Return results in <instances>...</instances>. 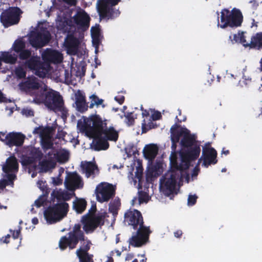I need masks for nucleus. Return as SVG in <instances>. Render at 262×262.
<instances>
[{"mask_svg": "<svg viewBox=\"0 0 262 262\" xmlns=\"http://www.w3.org/2000/svg\"><path fill=\"white\" fill-rule=\"evenodd\" d=\"M124 222L137 230L135 235L129 239V244L134 247H140L146 244L149 240L151 231L149 227L144 225L142 215L136 209H129L124 214Z\"/></svg>", "mask_w": 262, "mask_h": 262, "instance_id": "1", "label": "nucleus"}, {"mask_svg": "<svg viewBox=\"0 0 262 262\" xmlns=\"http://www.w3.org/2000/svg\"><path fill=\"white\" fill-rule=\"evenodd\" d=\"M33 101L37 104L43 103L50 110L54 111L65 120L68 115V111L64 105L62 96L54 90H50L45 94H37Z\"/></svg>", "mask_w": 262, "mask_h": 262, "instance_id": "2", "label": "nucleus"}, {"mask_svg": "<svg viewBox=\"0 0 262 262\" xmlns=\"http://www.w3.org/2000/svg\"><path fill=\"white\" fill-rule=\"evenodd\" d=\"M77 127L80 131H116L109 122L97 115L82 117L77 122Z\"/></svg>", "mask_w": 262, "mask_h": 262, "instance_id": "3", "label": "nucleus"}, {"mask_svg": "<svg viewBox=\"0 0 262 262\" xmlns=\"http://www.w3.org/2000/svg\"><path fill=\"white\" fill-rule=\"evenodd\" d=\"M21 60H28L26 62V66L30 69L35 71V74L39 77H43L50 71V65L47 62L40 63L39 57L32 56L31 52L28 50H24L19 54Z\"/></svg>", "mask_w": 262, "mask_h": 262, "instance_id": "4", "label": "nucleus"}, {"mask_svg": "<svg viewBox=\"0 0 262 262\" xmlns=\"http://www.w3.org/2000/svg\"><path fill=\"white\" fill-rule=\"evenodd\" d=\"M50 26L46 22L40 23L35 31L30 33L29 41L34 47L44 46L50 40Z\"/></svg>", "mask_w": 262, "mask_h": 262, "instance_id": "5", "label": "nucleus"}, {"mask_svg": "<svg viewBox=\"0 0 262 262\" xmlns=\"http://www.w3.org/2000/svg\"><path fill=\"white\" fill-rule=\"evenodd\" d=\"M69 204L61 202L49 206L44 211V216L48 224H52L62 220L69 211Z\"/></svg>", "mask_w": 262, "mask_h": 262, "instance_id": "6", "label": "nucleus"}, {"mask_svg": "<svg viewBox=\"0 0 262 262\" xmlns=\"http://www.w3.org/2000/svg\"><path fill=\"white\" fill-rule=\"evenodd\" d=\"M243 16L239 10L234 8L230 12L227 9H224L221 12V21L218 23V26L224 28L227 26L237 27L241 25Z\"/></svg>", "mask_w": 262, "mask_h": 262, "instance_id": "7", "label": "nucleus"}, {"mask_svg": "<svg viewBox=\"0 0 262 262\" xmlns=\"http://www.w3.org/2000/svg\"><path fill=\"white\" fill-rule=\"evenodd\" d=\"M180 178V173L176 170L166 172L160 180V187L163 193L168 196L175 190L177 181Z\"/></svg>", "mask_w": 262, "mask_h": 262, "instance_id": "8", "label": "nucleus"}, {"mask_svg": "<svg viewBox=\"0 0 262 262\" xmlns=\"http://www.w3.org/2000/svg\"><path fill=\"white\" fill-rule=\"evenodd\" d=\"M90 20L89 14L83 9L78 7L74 15L67 21V24L70 26L84 31L89 28Z\"/></svg>", "mask_w": 262, "mask_h": 262, "instance_id": "9", "label": "nucleus"}, {"mask_svg": "<svg viewBox=\"0 0 262 262\" xmlns=\"http://www.w3.org/2000/svg\"><path fill=\"white\" fill-rule=\"evenodd\" d=\"M105 217V212L101 213L94 216H89L88 214L84 215L81 219L83 230L86 234L93 232L98 227L104 225Z\"/></svg>", "mask_w": 262, "mask_h": 262, "instance_id": "10", "label": "nucleus"}, {"mask_svg": "<svg viewBox=\"0 0 262 262\" xmlns=\"http://www.w3.org/2000/svg\"><path fill=\"white\" fill-rule=\"evenodd\" d=\"M120 0H98L97 9L101 17L112 18L119 14L118 10H114L111 6L116 5Z\"/></svg>", "mask_w": 262, "mask_h": 262, "instance_id": "11", "label": "nucleus"}, {"mask_svg": "<svg viewBox=\"0 0 262 262\" xmlns=\"http://www.w3.org/2000/svg\"><path fill=\"white\" fill-rule=\"evenodd\" d=\"M116 186L106 182H102L96 188L97 200L99 202H108L116 194Z\"/></svg>", "mask_w": 262, "mask_h": 262, "instance_id": "12", "label": "nucleus"}, {"mask_svg": "<svg viewBox=\"0 0 262 262\" xmlns=\"http://www.w3.org/2000/svg\"><path fill=\"white\" fill-rule=\"evenodd\" d=\"M20 14V10L18 8H11L2 13L1 20L5 27H8L18 23Z\"/></svg>", "mask_w": 262, "mask_h": 262, "instance_id": "13", "label": "nucleus"}, {"mask_svg": "<svg viewBox=\"0 0 262 262\" xmlns=\"http://www.w3.org/2000/svg\"><path fill=\"white\" fill-rule=\"evenodd\" d=\"M200 151V146L195 144L181 154V159L182 162L184 163L185 165L184 168H188L189 167L190 162L198 159Z\"/></svg>", "mask_w": 262, "mask_h": 262, "instance_id": "14", "label": "nucleus"}, {"mask_svg": "<svg viewBox=\"0 0 262 262\" xmlns=\"http://www.w3.org/2000/svg\"><path fill=\"white\" fill-rule=\"evenodd\" d=\"M88 137L93 138V141L90 144L91 148L95 151L106 150L109 147V143L103 137L102 134L84 133Z\"/></svg>", "mask_w": 262, "mask_h": 262, "instance_id": "15", "label": "nucleus"}, {"mask_svg": "<svg viewBox=\"0 0 262 262\" xmlns=\"http://www.w3.org/2000/svg\"><path fill=\"white\" fill-rule=\"evenodd\" d=\"M19 86L21 90L25 91L31 95L34 94V97L37 94H42L38 90L40 86V83L38 79L35 77H28L25 82L20 83Z\"/></svg>", "mask_w": 262, "mask_h": 262, "instance_id": "16", "label": "nucleus"}, {"mask_svg": "<svg viewBox=\"0 0 262 262\" xmlns=\"http://www.w3.org/2000/svg\"><path fill=\"white\" fill-rule=\"evenodd\" d=\"M202 156L203 157L202 166L205 167H208L209 165L215 164L217 162L216 151L213 147H207V145L203 147Z\"/></svg>", "mask_w": 262, "mask_h": 262, "instance_id": "17", "label": "nucleus"}, {"mask_svg": "<svg viewBox=\"0 0 262 262\" xmlns=\"http://www.w3.org/2000/svg\"><path fill=\"white\" fill-rule=\"evenodd\" d=\"M80 241L77 238L68 233L67 235L62 236L59 242V247L61 250H64L67 248L70 250L75 248Z\"/></svg>", "mask_w": 262, "mask_h": 262, "instance_id": "18", "label": "nucleus"}, {"mask_svg": "<svg viewBox=\"0 0 262 262\" xmlns=\"http://www.w3.org/2000/svg\"><path fill=\"white\" fill-rule=\"evenodd\" d=\"M65 184L67 188L70 190L80 189L83 186V182L81 178L76 172L71 173L66 179Z\"/></svg>", "mask_w": 262, "mask_h": 262, "instance_id": "19", "label": "nucleus"}, {"mask_svg": "<svg viewBox=\"0 0 262 262\" xmlns=\"http://www.w3.org/2000/svg\"><path fill=\"white\" fill-rule=\"evenodd\" d=\"M81 167L82 172L85 174L87 178L91 177L94 178L95 177V173L98 174L99 173L98 166L95 162H81Z\"/></svg>", "mask_w": 262, "mask_h": 262, "instance_id": "20", "label": "nucleus"}, {"mask_svg": "<svg viewBox=\"0 0 262 262\" xmlns=\"http://www.w3.org/2000/svg\"><path fill=\"white\" fill-rule=\"evenodd\" d=\"M75 96L76 110L81 113L86 112L89 106L86 102L84 93L81 91L78 90L75 92Z\"/></svg>", "mask_w": 262, "mask_h": 262, "instance_id": "21", "label": "nucleus"}, {"mask_svg": "<svg viewBox=\"0 0 262 262\" xmlns=\"http://www.w3.org/2000/svg\"><path fill=\"white\" fill-rule=\"evenodd\" d=\"M34 134H39L41 138L42 146L45 149H53L55 142L52 140L54 132H33Z\"/></svg>", "mask_w": 262, "mask_h": 262, "instance_id": "22", "label": "nucleus"}, {"mask_svg": "<svg viewBox=\"0 0 262 262\" xmlns=\"http://www.w3.org/2000/svg\"><path fill=\"white\" fill-rule=\"evenodd\" d=\"M8 144L10 146H21L24 142L25 136L20 132H9Z\"/></svg>", "mask_w": 262, "mask_h": 262, "instance_id": "23", "label": "nucleus"}, {"mask_svg": "<svg viewBox=\"0 0 262 262\" xmlns=\"http://www.w3.org/2000/svg\"><path fill=\"white\" fill-rule=\"evenodd\" d=\"M42 57L45 60L53 63H59L62 60V56L60 52L49 49L44 52Z\"/></svg>", "mask_w": 262, "mask_h": 262, "instance_id": "24", "label": "nucleus"}, {"mask_svg": "<svg viewBox=\"0 0 262 262\" xmlns=\"http://www.w3.org/2000/svg\"><path fill=\"white\" fill-rule=\"evenodd\" d=\"M3 170L5 173L17 172L18 170V163L14 156H10L7 159L6 164L3 166Z\"/></svg>", "mask_w": 262, "mask_h": 262, "instance_id": "25", "label": "nucleus"}, {"mask_svg": "<svg viewBox=\"0 0 262 262\" xmlns=\"http://www.w3.org/2000/svg\"><path fill=\"white\" fill-rule=\"evenodd\" d=\"M159 148L156 144H150L145 146L143 149V155L145 159L153 161L157 156Z\"/></svg>", "mask_w": 262, "mask_h": 262, "instance_id": "26", "label": "nucleus"}, {"mask_svg": "<svg viewBox=\"0 0 262 262\" xmlns=\"http://www.w3.org/2000/svg\"><path fill=\"white\" fill-rule=\"evenodd\" d=\"M56 147L57 148L53 152V157H56L57 161L60 163L67 162L69 159V152L66 149L59 148L60 146Z\"/></svg>", "mask_w": 262, "mask_h": 262, "instance_id": "27", "label": "nucleus"}, {"mask_svg": "<svg viewBox=\"0 0 262 262\" xmlns=\"http://www.w3.org/2000/svg\"><path fill=\"white\" fill-rule=\"evenodd\" d=\"M78 44V40L76 38H69L66 42L68 53L71 55L76 54L77 51Z\"/></svg>", "mask_w": 262, "mask_h": 262, "instance_id": "28", "label": "nucleus"}, {"mask_svg": "<svg viewBox=\"0 0 262 262\" xmlns=\"http://www.w3.org/2000/svg\"><path fill=\"white\" fill-rule=\"evenodd\" d=\"M0 58L1 62L3 61L6 63L14 64L17 60V56L11 52H2Z\"/></svg>", "mask_w": 262, "mask_h": 262, "instance_id": "29", "label": "nucleus"}, {"mask_svg": "<svg viewBox=\"0 0 262 262\" xmlns=\"http://www.w3.org/2000/svg\"><path fill=\"white\" fill-rule=\"evenodd\" d=\"M55 165V162L52 159H44L39 163L40 170L42 172H47L50 169L54 168Z\"/></svg>", "mask_w": 262, "mask_h": 262, "instance_id": "30", "label": "nucleus"}, {"mask_svg": "<svg viewBox=\"0 0 262 262\" xmlns=\"http://www.w3.org/2000/svg\"><path fill=\"white\" fill-rule=\"evenodd\" d=\"M161 168V164L160 163H157L156 165L152 166L150 168H149L146 174V179L148 180L149 179L160 176L161 173V171L160 170Z\"/></svg>", "mask_w": 262, "mask_h": 262, "instance_id": "31", "label": "nucleus"}, {"mask_svg": "<svg viewBox=\"0 0 262 262\" xmlns=\"http://www.w3.org/2000/svg\"><path fill=\"white\" fill-rule=\"evenodd\" d=\"M87 202L84 199H78L73 202V208L77 213H82L86 209Z\"/></svg>", "mask_w": 262, "mask_h": 262, "instance_id": "32", "label": "nucleus"}, {"mask_svg": "<svg viewBox=\"0 0 262 262\" xmlns=\"http://www.w3.org/2000/svg\"><path fill=\"white\" fill-rule=\"evenodd\" d=\"M183 138L181 141V145L183 147H191L193 145L195 140L193 136L189 133H184Z\"/></svg>", "mask_w": 262, "mask_h": 262, "instance_id": "33", "label": "nucleus"}, {"mask_svg": "<svg viewBox=\"0 0 262 262\" xmlns=\"http://www.w3.org/2000/svg\"><path fill=\"white\" fill-rule=\"evenodd\" d=\"M250 47L262 48V32L257 33L251 38Z\"/></svg>", "mask_w": 262, "mask_h": 262, "instance_id": "34", "label": "nucleus"}, {"mask_svg": "<svg viewBox=\"0 0 262 262\" xmlns=\"http://www.w3.org/2000/svg\"><path fill=\"white\" fill-rule=\"evenodd\" d=\"M81 227L79 224H75L72 231L69 233L77 238L80 241H84V232L81 230Z\"/></svg>", "mask_w": 262, "mask_h": 262, "instance_id": "35", "label": "nucleus"}, {"mask_svg": "<svg viewBox=\"0 0 262 262\" xmlns=\"http://www.w3.org/2000/svg\"><path fill=\"white\" fill-rule=\"evenodd\" d=\"M28 155L36 163L40 161L43 157L42 151L35 147H31L28 152Z\"/></svg>", "mask_w": 262, "mask_h": 262, "instance_id": "36", "label": "nucleus"}, {"mask_svg": "<svg viewBox=\"0 0 262 262\" xmlns=\"http://www.w3.org/2000/svg\"><path fill=\"white\" fill-rule=\"evenodd\" d=\"M170 162L171 163V170H176L178 173H181L183 170L187 169V168H184V163H183L181 161V163L178 164L176 160V156H170Z\"/></svg>", "mask_w": 262, "mask_h": 262, "instance_id": "37", "label": "nucleus"}, {"mask_svg": "<svg viewBox=\"0 0 262 262\" xmlns=\"http://www.w3.org/2000/svg\"><path fill=\"white\" fill-rule=\"evenodd\" d=\"M158 125L150 118L144 119L142 123V131L156 129Z\"/></svg>", "mask_w": 262, "mask_h": 262, "instance_id": "38", "label": "nucleus"}, {"mask_svg": "<svg viewBox=\"0 0 262 262\" xmlns=\"http://www.w3.org/2000/svg\"><path fill=\"white\" fill-rule=\"evenodd\" d=\"M81 133L102 134L105 139L108 141H116L118 138V132H81Z\"/></svg>", "mask_w": 262, "mask_h": 262, "instance_id": "39", "label": "nucleus"}, {"mask_svg": "<svg viewBox=\"0 0 262 262\" xmlns=\"http://www.w3.org/2000/svg\"><path fill=\"white\" fill-rule=\"evenodd\" d=\"M90 99L91 100V103L90 104V108H93L94 106L98 107L100 105L104 108L105 105L103 103L104 100L102 99H100L97 95L93 94L90 96Z\"/></svg>", "mask_w": 262, "mask_h": 262, "instance_id": "40", "label": "nucleus"}, {"mask_svg": "<svg viewBox=\"0 0 262 262\" xmlns=\"http://www.w3.org/2000/svg\"><path fill=\"white\" fill-rule=\"evenodd\" d=\"M121 205L120 199L118 198L115 199L112 202L109 204L108 210L112 213L113 215L118 214V210Z\"/></svg>", "mask_w": 262, "mask_h": 262, "instance_id": "41", "label": "nucleus"}, {"mask_svg": "<svg viewBox=\"0 0 262 262\" xmlns=\"http://www.w3.org/2000/svg\"><path fill=\"white\" fill-rule=\"evenodd\" d=\"M79 262H94L93 255L89 252L76 253Z\"/></svg>", "mask_w": 262, "mask_h": 262, "instance_id": "42", "label": "nucleus"}, {"mask_svg": "<svg viewBox=\"0 0 262 262\" xmlns=\"http://www.w3.org/2000/svg\"><path fill=\"white\" fill-rule=\"evenodd\" d=\"M233 40L235 42H239L244 46H250V41H247L246 40V36L243 32L235 34L233 35Z\"/></svg>", "mask_w": 262, "mask_h": 262, "instance_id": "43", "label": "nucleus"}, {"mask_svg": "<svg viewBox=\"0 0 262 262\" xmlns=\"http://www.w3.org/2000/svg\"><path fill=\"white\" fill-rule=\"evenodd\" d=\"M20 163L23 167H28L32 165H35L36 162L28 155H22Z\"/></svg>", "mask_w": 262, "mask_h": 262, "instance_id": "44", "label": "nucleus"}, {"mask_svg": "<svg viewBox=\"0 0 262 262\" xmlns=\"http://www.w3.org/2000/svg\"><path fill=\"white\" fill-rule=\"evenodd\" d=\"M84 243L80 247L76 250V253L88 252L92 245L91 241L87 238L84 239Z\"/></svg>", "mask_w": 262, "mask_h": 262, "instance_id": "45", "label": "nucleus"}, {"mask_svg": "<svg viewBox=\"0 0 262 262\" xmlns=\"http://www.w3.org/2000/svg\"><path fill=\"white\" fill-rule=\"evenodd\" d=\"M25 48V43L21 40H16L12 47L14 51L17 53H19L24 50Z\"/></svg>", "mask_w": 262, "mask_h": 262, "instance_id": "46", "label": "nucleus"}, {"mask_svg": "<svg viewBox=\"0 0 262 262\" xmlns=\"http://www.w3.org/2000/svg\"><path fill=\"white\" fill-rule=\"evenodd\" d=\"M171 142L178 143L180 138L183 133H189V132H170Z\"/></svg>", "mask_w": 262, "mask_h": 262, "instance_id": "47", "label": "nucleus"}, {"mask_svg": "<svg viewBox=\"0 0 262 262\" xmlns=\"http://www.w3.org/2000/svg\"><path fill=\"white\" fill-rule=\"evenodd\" d=\"M48 195V193L46 192L45 194L40 196L39 198L35 201V205L37 207H40L41 206H43L45 202H46V197Z\"/></svg>", "mask_w": 262, "mask_h": 262, "instance_id": "48", "label": "nucleus"}, {"mask_svg": "<svg viewBox=\"0 0 262 262\" xmlns=\"http://www.w3.org/2000/svg\"><path fill=\"white\" fill-rule=\"evenodd\" d=\"M126 152L128 157H131L133 155L136 156V154L138 152V150L134 145H131L126 148Z\"/></svg>", "mask_w": 262, "mask_h": 262, "instance_id": "49", "label": "nucleus"}, {"mask_svg": "<svg viewBox=\"0 0 262 262\" xmlns=\"http://www.w3.org/2000/svg\"><path fill=\"white\" fill-rule=\"evenodd\" d=\"M15 74L18 78H21L25 77L26 72L22 67H19L15 69Z\"/></svg>", "mask_w": 262, "mask_h": 262, "instance_id": "50", "label": "nucleus"}, {"mask_svg": "<svg viewBox=\"0 0 262 262\" xmlns=\"http://www.w3.org/2000/svg\"><path fill=\"white\" fill-rule=\"evenodd\" d=\"M7 173V180H4V181H7L6 183H8V185H13V181L16 177V175L13 173Z\"/></svg>", "mask_w": 262, "mask_h": 262, "instance_id": "51", "label": "nucleus"}, {"mask_svg": "<svg viewBox=\"0 0 262 262\" xmlns=\"http://www.w3.org/2000/svg\"><path fill=\"white\" fill-rule=\"evenodd\" d=\"M57 128L55 126H50V125H47L46 127L43 126H40L38 128H35L34 131H53L56 130Z\"/></svg>", "mask_w": 262, "mask_h": 262, "instance_id": "52", "label": "nucleus"}, {"mask_svg": "<svg viewBox=\"0 0 262 262\" xmlns=\"http://www.w3.org/2000/svg\"><path fill=\"white\" fill-rule=\"evenodd\" d=\"M197 199H198V196L195 194L189 195L188 198V202H187L188 205V206H193L194 204H195V203L196 202Z\"/></svg>", "mask_w": 262, "mask_h": 262, "instance_id": "53", "label": "nucleus"}, {"mask_svg": "<svg viewBox=\"0 0 262 262\" xmlns=\"http://www.w3.org/2000/svg\"><path fill=\"white\" fill-rule=\"evenodd\" d=\"M170 131H188L185 127L182 126L179 124L176 123L170 128Z\"/></svg>", "mask_w": 262, "mask_h": 262, "instance_id": "54", "label": "nucleus"}, {"mask_svg": "<svg viewBox=\"0 0 262 262\" xmlns=\"http://www.w3.org/2000/svg\"><path fill=\"white\" fill-rule=\"evenodd\" d=\"M143 168L142 166H139L137 167L136 171L135 172V177L140 180L143 176Z\"/></svg>", "mask_w": 262, "mask_h": 262, "instance_id": "55", "label": "nucleus"}, {"mask_svg": "<svg viewBox=\"0 0 262 262\" xmlns=\"http://www.w3.org/2000/svg\"><path fill=\"white\" fill-rule=\"evenodd\" d=\"M63 193L54 190L51 195L52 199L56 198L59 202L61 200Z\"/></svg>", "mask_w": 262, "mask_h": 262, "instance_id": "56", "label": "nucleus"}, {"mask_svg": "<svg viewBox=\"0 0 262 262\" xmlns=\"http://www.w3.org/2000/svg\"><path fill=\"white\" fill-rule=\"evenodd\" d=\"M151 119L153 120L154 121L159 120L162 117L161 114L159 111H156L155 110H154V111L151 110Z\"/></svg>", "mask_w": 262, "mask_h": 262, "instance_id": "57", "label": "nucleus"}, {"mask_svg": "<svg viewBox=\"0 0 262 262\" xmlns=\"http://www.w3.org/2000/svg\"><path fill=\"white\" fill-rule=\"evenodd\" d=\"M58 134L57 136L58 138L55 140V144L57 147H59L61 144V141L62 140V137H64L65 135L67 134V132H57Z\"/></svg>", "mask_w": 262, "mask_h": 262, "instance_id": "58", "label": "nucleus"}, {"mask_svg": "<svg viewBox=\"0 0 262 262\" xmlns=\"http://www.w3.org/2000/svg\"><path fill=\"white\" fill-rule=\"evenodd\" d=\"M99 29L98 27H92L91 28V34L93 38L97 39L99 36Z\"/></svg>", "mask_w": 262, "mask_h": 262, "instance_id": "59", "label": "nucleus"}, {"mask_svg": "<svg viewBox=\"0 0 262 262\" xmlns=\"http://www.w3.org/2000/svg\"><path fill=\"white\" fill-rule=\"evenodd\" d=\"M22 113L27 117L33 116L34 115L33 111L30 108H24L22 110Z\"/></svg>", "mask_w": 262, "mask_h": 262, "instance_id": "60", "label": "nucleus"}, {"mask_svg": "<svg viewBox=\"0 0 262 262\" xmlns=\"http://www.w3.org/2000/svg\"><path fill=\"white\" fill-rule=\"evenodd\" d=\"M126 122L128 125H132L134 123V118L132 115H127L125 116Z\"/></svg>", "mask_w": 262, "mask_h": 262, "instance_id": "61", "label": "nucleus"}, {"mask_svg": "<svg viewBox=\"0 0 262 262\" xmlns=\"http://www.w3.org/2000/svg\"><path fill=\"white\" fill-rule=\"evenodd\" d=\"M96 205H92L89 212L86 214H88L89 216H94L95 215L94 214L96 211Z\"/></svg>", "mask_w": 262, "mask_h": 262, "instance_id": "62", "label": "nucleus"}, {"mask_svg": "<svg viewBox=\"0 0 262 262\" xmlns=\"http://www.w3.org/2000/svg\"><path fill=\"white\" fill-rule=\"evenodd\" d=\"M10 232L12 233V235L13 238L17 239L20 234V229L17 230H10Z\"/></svg>", "mask_w": 262, "mask_h": 262, "instance_id": "63", "label": "nucleus"}, {"mask_svg": "<svg viewBox=\"0 0 262 262\" xmlns=\"http://www.w3.org/2000/svg\"><path fill=\"white\" fill-rule=\"evenodd\" d=\"M7 132H0V140L2 141H5L8 144V134H6Z\"/></svg>", "mask_w": 262, "mask_h": 262, "instance_id": "64", "label": "nucleus"}]
</instances>
